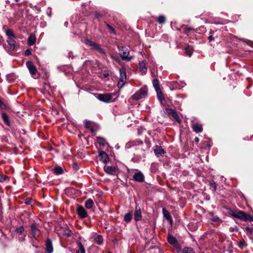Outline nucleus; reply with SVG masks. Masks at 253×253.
I'll return each instance as SVG.
<instances>
[{
	"instance_id": "obj_50",
	"label": "nucleus",
	"mask_w": 253,
	"mask_h": 253,
	"mask_svg": "<svg viewBox=\"0 0 253 253\" xmlns=\"http://www.w3.org/2000/svg\"><path fill=\"white\" fill-rule=\"evenodd\" d=\"M31 54V50L30 49H27L25 51V55L29 56Z\"/></svg>"
},
{
	"instance_id": "obj_35",
	"label": "nucleus",
	"mask_w": 253,
	"mask_h": 253,
	"mask_svg": "<svg viewBox=\"0 0 253 253\" xmlns=\"http://www.w3.org/2000/svg\"><path fill=\"white\" fill-rule=\"evenodd\" d=\"M191 31L197 32V29L195 30L193 28L191 27H187L184 30V33L187 35H189Z\"/></svg>"
},
{
	"instance_id": "obj_27",
	"label": "nucleus",
	"mask_w": 253,
	"mask_h": 253,
	"mask_svg": "<svg viewBox=\"0 0 253 253\" xmlns=\"http://www.w3.org/2000/svg\"><path fill=\"white\" fill-rule=\"evenodd\" d=\"M95 242L98 245H101L103 241V237L101 235H97L94 239Z\"/></svg>"
},
{
	"instance_id": "obj_4",
	"label": "nucleus",
	"mask_w": 253,
	"mask_h": 253,
	"mask_svg": "<svg viewBox=\"0 0 253 253\" xmlns=\"http://www.w3.org/2000/svg\"><path fill=\"white\" fill-rule=\"evenodd\" d=\"M119 52L120 56L123 59L130 61L132 59L131 57H129V51L126 47H119Z\"/></svg>"
},
{
	"instance_id": "obj_13",
	"label": "nucleus",
	"mask_w": 253,
	"mask_h": 253,
	"mask_svg": "<svg viewBox=\"0 0 253 253\" xmlns=\"http://www.w3.org/2000/svg\"><path fill=\"white\" fill-rule=\"evenodd\" d=\"M133 178L136 181L142 182L144 180V176L141 172L139 171L133 174Z\"/></svg>"
},
{
	"instance_id": "obj_16",
	"label": "nucleus",
	"mask_w": 253,
	"mask_h": 253,
	"mask_svg": "<svg viewBox=\"0 0 253 253\" xmlns=\"http://www.w3.org/2000/svg\"><path fill=\"white\" fill-rule=\"evenodd\" d=\"M162 212L164 217L170 223V224L172 223V219L169 212L165 209H162Z\"/></svg>"
},
{
	"instance_id": "obj_20",
	"label": "nucleus",
	"mask_w": 253,
	"mask_h": 253,
	"mask_svg": "<svg viewBox=\"0 0 253 253\" xmlns=\"http://www.w3.org/2000/svg\"><path fill=\"white\" fill-rule=\"evenodd\" d=\"M36 42V37L34 34H31L28 39V44L33 45Z\"/></svg>"
},
{
	"instance_id": "obj_30",
	"label": "nucleus",
	"mask_w": 253,
	"mask_h": 253,
	"mask_svg": "<svg viewBox=\"0 0 253 253\" xmlns=\"http://www.w3.org/2000/svg\"><path fill=\"white\" fill-rule=\"evenodd\" d=\"M153 85L156 91L161 89L159 86V82L158 80L156 79H154L153 80Z\"/></svg>"
},
{
	"instance_id": "obj_44",
	"label": "nucleus",
	"mask_w": 253,
	"mask_h": 253,
	"mask_svg": "<svg viewBox=\"0 0 253 253\" xmlns=\"http://www.w3.org/2000/svg\"><path fill=\"white\" fill-rule=\"evenodd\" d=\"M133 144L132 145H139L143 144V141L140 139H137L135 141L132 142Z\"/></svg>"
},
{
	"instance_id": "obj_38",
	"label": "nucleus",
	"mask_w": 253,
	"mask_h": 253,
	"mask_svg": "<svg viewBox=\"0 0 253 253\" xmlns=\"http://www.w3.org/2000/svg\"><path fill=\"white\" fill-rule=\"evenodd\" d=\"M6 35L7 36H8V38H12V37H15V36L13 34L12 31L10 29H8L6 31Z\"/></svg>"
},
{
	"instance_id": "obj_10",
	"label": "nucleus",
	"mask_w": 253,
	"mask_h": 253,
	"mask_svg": "<svg viewBox=\"0 0 253 253\" xmlns=\"http://www.w3.org/2000/svg\"><path fill=\"white\" fill-rule=\"evenodd\" d=\"M84 42L86 45L91 46L92 48L93 49L96 50L97 51H100L101 50V48L97 44L90 40H85Z\"/></svg>"
},
{
	"instance_id": "obj_25",
	"label": "nucleus",
	"mask_w": 253,
	"mask_h": 253,
	"mask_svg": "<svg viewBox=\"0 0 253 253\" xmlns=\"http://www.w3.org/2000/svg\"><path fill=\"white\" fill-rule=\"evenodd\" d=\"M97 141L98 144L102 146H105L107 144L106 140L102 137H97Z\"/></svg>"
},
{
	"instance_id": "obj_56",
	"label": "nucleus",
	"mask_w": 253,
	"mask_h": 253,
	"mask_svg": "<svg viewBox=\"0 0 253 253\" xmlns=\"http://www.w3.org/2000/svg\"><path fill=\"white\" fill-rule=\"evenodd\" d=\"M68 22H65L64 23V25H65V26H66L67 27V25H68Z\"/></svg>"
},
{
	"instance_id": "obj_48",
	"label": "nucleus",
	"mask_w": 253,
	"mask_h": 253,
	"mask_svg": "<svg viewBox=\"0 0 253 253\" xmlns=\"http://www.w3.org/2000/svg\"><path fill=\"white\" fill-rule=\"evenodd\" d=\"M245 229L247 231V232L250 234H251L253 232V227L251 228L249 227H246L245 228Z\"/></svg>"
},
{
	"instance_id": "obj_21",
	"label": "nucleus",
	"mask_w": 253,
	"mask_h": 253,
	"mask_svg": "<svg viewBox=\"0 0 253 253\" xmlns=\"http://www.w3.org/2000/svg\"><path fill=\"white\" fill-rule=\"evenodd\" d=\"M1 117L5 124L7 126H10V123L8 115L6 113H3L1 114Z\"/></svg>"
},
{
	"instance_id": "obj_41",
	"label": "nucleus",
	"mask_w": 253,
	"mask_h": 253,
	"mask_svg": "<svg viewBox=\"0 0 253 253\" xmlns=\"http://www.w3.org/2000/svg\"><path fill=\"white\" fill-rule=\"evenodd\" d=\"M24 230V227L23 226H20L16 229V232L19 234H21Z\"/></svg>"
},
{
	"instance_id": "obj_6",
	"label": "nucleus",
	"mask_w": 253,
	"mask_h": 253,
	"mask_svg": "<svg viewBox=\"0 0 253 253\" xmlns=\"http://www.w3.org/2000/svg\"><path fill=\"white\" fill-rule=\"evenodd\" d=\"M113 96V95L111 93L98 94L97 98L100 101L109 103L111 102Z\"/></svg>"
},
{
	"instance_id": "obj_52",
	"label": "nucleus",
	"mask_w": 253,
	"mask_h": 253,
	"mask_svg": "<svg viewBox=\"0 0 253 253\" xmlns=\"http://www.w3.org/2000/svg\"><path fill=\"white\" fill-rule=\"evenodd\" d=\"M236 211H230L229 213L230 214L232 215V216H234V213H236Z\"/></svg>"
},
{
	"instance_id": "obj_60",
	"label": "nucleus",
	"mask_w": 253,
	"mask_h": 253,
	"mask_svg": "<svg viewBox=\"0 0 253 253\" xmlns=\"http://www.w3.org/2000/svg\"><path fill=\"white\" fill-rule=\"evenodd\" d=\"M9 76H10V75L7 76V78H8Z\"/></svg>"
},
{
	"instance_id": "obj_14",
	"label": "nucleus",
	"mask_w": 253,
	"mask_h": 253,
	"mask_svg": "<svg viewBox=\"0 0 253 253\" xmlns=\"http://www.w3.org/2000/svg\"><path fill=\"white\" fill-rule=\"evenodd\" d=\"M139 70L142 75H144L147 72V68L144 61L139 62Z\"/></svg>"
},
{
	"instance_id": "obj_3",
	"label": "nucleus",
	"mask_w": 253,
	"mask_h": 253,
	"mask_svg": "<svg viewBox=\"0 0 253 253\" xmlns=\"http://www.w3.org/2000/svg\"><path fill=\"white\" fill-rule=\"evenodd\" d=\"M234 217L244 221H253V217L241 211H237L236 213H234Z\"/></svg>"
},
{
	"instance_id": "obj_1",
	"label": "nucleus",
	"mask_w": 253,
	"mask_h": 253,
	"mask_svg": "<svg viewBox=\"0 0 253 253\" xmlns=\"http://www.w3.org/2000/svg\"><path fill=\"white\" fill-rule=\"evenodd\" d=\"M147 96V88L146 86L141 87L138 91L136 92L132 96V99L134 100H138L141 98H145Z\"/></svg>"
},
{
	"instance_id": "obj_31",
	"label": "nucleus",
	"mask_w": 253,
	"mask_h": 253,
	"mask_svg": "<svg viewBox=\"0 0 253 253\" xmlns=\"http://www.w3.org/2000/svg\"><path fill=\"white\" fill-rule=\"evenodd\" d=\"M192 52H193L192 48L190 46H187L185 49V54L188 56H191V55L192 54Z\"/></svg>"
},
{
	"instance_id": "obj_23",
	"label": "nucleus",
	"mask_w": 253,
	"mask_h": 253,
	"mask_svg": "<svg viewBox=\"0 0 253 253\" xmlns=\"http://www.w3.org/2000/svg\"><path fill=\"white\" fill-rule=\"evenodd\" d=\"M52 170L53 171V172L57 175L61 174L63 173V169L61 167H59V166L55 167L52 169Z\"/></svg>"
},
{
	"instance_id": "obj_59",
	"label": "nucleus",
	"mask_w": 253,
	"mask_h": 253,
	"mask_svg": "<svg viewBox=\"0 0 253 253\" xmlns=\"http://www.w3.org/2000/svg\"><path fill=\"white\" fill-rule=\"evenodd\" d=\"M67 235L68 236H69V235H70V234H69V233H68V234H67Z\"/></svg>"
},
{
	"instance_id": "obj_45",
	"label": "nucleus",
	"mask_w": 253,
	"mask_h": 253,
	"mask_svg": "<svg viewBox=\"0 0 253 253\" xmlns=\"http://www.w3.org/2000/svg\"><path fill=\"white\" fill-rule=\"evenodd\" d=\"M210 35L208 37V40H209L210 42L213 41L214 38L212 37V35L213 34V31L211 30L210 32Z\"/></svg>"
},
{
	"instance_id": "obj_33",
	"label": "nucleus",
	"mask_w": 253,
	"mask_h": 253,
	"mask_svg": "<svg viewBox=\"0 0 253 253\" xmlns=\"http://www.w3.org/2000/svg\"><path fill=\"white\" fill-rule=\"evenodd\" d=\"M247 246V244L244 240L240 241L238 244V247L241 249L245 248Z\"/></svg>"
},
{
	"instance_id": "obj_53",
	"label": "nucleus",
	"mask_w": 253,
	"mask_h": 253,
	"mask_svg": "<svg viewBox=\"0 0 253 253\" xmlns=\"http://www.w3.org/2000/svg\"><path fill=\"white\" fill-rule=\"evenodd\" d=\"M199 29L202 30L203 32L205 31V28H204V27H201Z\"/></svg>"
},
{
	"instance_id": "obj_62",
	"label": "nucleus",
	"mask_w": 253,
	"mask_h": 253,
	"mask_svg": "<svg viewBox=\"0 0 253 253\" xmlns=\"http://www.w3.org/2000/svg\"><path fill=\"white\" fill-rule=\"evenodd\" d=\"M77 253H79V252H77Z\"/></svg>"
},
{
	"instance_id": "obj_42",
	"label": "nucleus",
	"mask_w": 253,
	"mask_h": 253,
	"mask_svg": "<svg viewBox=\"0 0 253 253\" xmlns=\"http://www.w3.org/2000/svg\"><path fill=\"white\" fill-rule=\"evenodd\" d=\"M175 111L170 109V108H166V113H167L169 115L172 116V114L175 113Z\"/></svg>"
},
{
	"instance_id": "obj_47",
	"label": "nucleus",
	"mask_w": 253,
	"mask_h": 253,
	"mask_svg": "<svg viewBox=\"0 0 253 253\" xmlns=\"http://www.w3.org/2000/svg\"><path fill=\"white\" fill-rule=\"evenodd\" d=\"M7 176L4 175H0V181L3 182L5 181Z\"/></svg>"
},
{
	"instance_id": "obj_40",
	"label": "nucleus",
	"mask_w": 253,
	"mask_h": 253,
	"mask_svg": "<svg viewBox=\"0 0 253 253\" xmlns=\"http://www.w3.org/2000/svg\"><path fill=\"white\" fill-rule=\"evenodd\" d=\"M105 23L106 24V25L107 27V28L110 30V33L111 34H116V31L115 29L106 22H105Z\"/></svg>"
},
{
	"instance_id": "obj_51",
	"label": "nucleus",
	"mask_w": 253,
	"mask_h": 253,
	"mask_svg": "<svg viewBox=\"0 0 253 253\" xmlns=\"http://www.w3.org/2000/svg\"><path fill=\"white\" fill-rule=\"evenodd\" d=\"M73 167L75 170H78L79 169V166L77 163H74L73 165Z\"/></svg>"
},
{
	"instance_id": "obj_46",
	"label": "nucleus",
	"mask_w": 253,
	"mask_h": 253,
	"mask_svg": "<svg viewBox=\"0 0 253 253\" xmlns=\"http://www.w3.org/2000/svg\"><path fill=\"white\" fill-rule=\"evenodd\" d=\"M210 184L211 187H212L213 188L214 191H216V186L215 183L214 182V181H210Z\"/></svg>"
},
{
	"instance_id": "obj_57",
	"label": "nucleus",
	"mask_w": 253,
	"mask_h": 253,
	"mask_svg": "<svg viewBox=\"0 0 253 253\" xmlns=\"http://www.w3.org/2000/svg\"><path fill=\"white\" fill-rule=\"evenodd\" d=\"M49 10H50V13H48V12H47V14H48V16H50V14H51L50 9H49Z\"/></svg>"
},
{
	"instance_id": "obj_9",
	"label": "nucleus",
	"mask_w": 253,
	"mask_h": 253,
	"mask_svg": "<svg viewBox=\"0 0 253 253\" xmlns=\"http://www.w3.org/2000/svg\"><path fill=\"white\" fill-rule=\"evenodd\" d=\"M77 213L82 218L87 216V212L84 208L82 206H78L77 209Z\"/></svg>"
},
{
	"instance_id": "obj_26",
	"label": "nucleus",
	"mask_w": 253,
	"mask_h": 253,
	"mask_svg": "<svg viewBox=\"0 0 253 253\" xmlns=\"http://www.w3.org/2000/svg\"><path fill=\"white\" fill-rule=\"evenodd\" d=\"M93 201L92 199H89L85 202V206L87 209H90L93 205Z\"/></svg>"
},
{
	"instance_id": "obj_49",
	"label": "nucleus",
	"mask_w": 253,
	"mask_h": 253,
	"mask_svg": "<svg viewBox=\"0 0 253 253\" xmlns=\"http://www.w3.org/2000/svg\"><path fill=\"white\" fill-rule=\"evenodd\" d=\"M32 202V199L31 198H27L25 200V203L26 205H30Z\"/></svg>"
},
{
	"instance_id": "obj_11",
	"label": "nucleus",
	"mask_w": 253,
	"mask_h": 253,
	"mask_svg": "<svg viewBox=\"0 0 253 253\" xmlns=\"http://www.w3.org/2000/svg\"><path fill=\"white\" fill-rule=\"evenodd\" d=\"M99 157L100 158V160L104 164L107 163L109 161L108 155L103 151H100L99 152Z\"/></svg>"
},
{
	"instance_id": "obj_12",
	"label": "nucleus",
	"mask_w": 253,
	"mask_h": 253,
	"mask_svg": "<svg viewBox=\"0 0 253 253\" xmlns=\"http://www.w3.org/2000/svg\"><path fill=\"white\" fill-rule=\"evenodd\" d=\"M45 251L46 253H52L53 251L52 241L49 238L45 242Z\"/></svg>"
},
{
	"instance_id": "obj_58",
	"label": "nucleus",
	"mask_w": 253,
	"mask_h": 253,
	"mask_svg": "<svg viewBox=\"0 0 253 253\" xmlns=\"http://www.w3.org/2000/svg\"><path fill=\"white\" fill-rule=\"evenodd\" d=\"M99 16V14H98L96 15V16L97 18H98Z\"/></svg>"
},
{
	"instance_id": "obj_22",
	"label": "nucleus",
	"mask_w": 253,
	"mask_h": 253,
	"mask_svg": "<svg viewBox=\"0 0 253 253\" xmlns=\"http://www.w3.org/2000/svg\"><path fill=\"white\" fill-rule=\"evenodd\" d=\"M209 215L210 216L211 220V221L214 222H219L221 220L217 216H214L212 212H209Z\"/></svg>"
},
{
	"instance_id": "obj_54",
	"label": "nucleus",
	"mask_w": 253,
	"mask_h": 253,
	"mask_svg": "<svg viewBox=\"0 0 253 253\" xmlns=\"http://www.w3.org/2000/svg\"><path fill=\"white\" fill-rule=\"evenodd\" d=\"M195 141L196 142H198L199 141V138H198V137H195Z\"/></svg>"
},
{
	"instance_id": "obj_2",
	"label": "nucleus",
	"mask_w": 253,
	"mask_h": 253,
	"mask_svg": "<svg viewBox=\"0 0 253 253\" xmlns=\"http://www.w3.org/2000/svg\"><path fill=\"white\" fill-rule=\"evenodd\" d=\"M126 80V68L122 67L120 69V78L119 81L118 83V86L119 88H122L125 85Z\"/></svg>"
},
{
	"instance_id": "obj_7",
	"label": "nucleus",
	"mask_w": 253,
	"mask_h": 253,
	"mask_svg": "<svg viewBox=\"0 0 253 253\" xmlns=\"http://www.w3.org/2000/svg\"><path fill=\"white\" fill-rule=\"evenodd\" d=\"M31 233L34 238L36 239L40 234V230L38 229L35 223L31 225Z\"/></svg>"
},
{
	"instance_id": "obj_36",
	"label": "nucleus",
	"mask_w": 253,
	"mask_h": 253,
	"mask_svg": "<svg viewBox=\"0 0 253 253\" xmlns=\"http://www.w3.org/2000/svg\"><path fill=\"white\" fill-rule=\"evenodd\" d=\"M78 247L79 250L78 252H79V253H85V249L81 243L78 244Z\"/></svg>"
},
{
	"instance_id": "obj_39",
	"label": "nucleus",
	"mask_w": 253,
	"mask_h": 253,
	"mask_svg": "<svg viewBox=\"0 0 253 253\" xmlns=\"http://www.w3.org/2000/svg\"><path fill=\"white\" fill-rule=\"evenodd\" d=\"M172 117L178 123H180L181 122V120L179 118V116H178V114H177V112L176 111L175 112V113H174L172 114Z\"/></svg>"
},
{
	"instance_id": "obj_19",
	"label": "nucleus",
	"mask_w": 253,
	"mask_h": 253,
	"mask_svg": "<svg viewBox=\"0 0 253 253\" xmlns=\"http://www.w3.org/2000/svg\"><path fill=\"white\" fill-rule=\"evenodd\" d=\"M15 37L12 38H8L7 42L10 45V48L11 50H14L15 47L16 42L15 41Z\"/></svg>"
},
{
	"instance_id": "obj_17",
	"label": "nucleus",
	"mask_w": 253,
	"mask_h": 253,
	"mask_svg": "<svg viewBox=\"0 0 253 253\" xmlns=\"http://www.w3.org/2000/svg\"><path fill=\"white\" fill-rule=\"evenodd\" d=\"M168 241L170 244L173 245L175 247H176L178 245V242L176 238L171 235H168Z\"/></svg>"
},
{
	"instance_id": "obj_18",
	"label": "nucleus",
	"mask_w": 253,
	"mask_h": 253,
	"mask_svg": "<svg viewBox=\"0 0 253 253\" xmlns=\"http://www.w3.org/2000/svg\"><path fill=\"white\" fill-rule=\"evenodd\" d=\"M193 131L196 133L201 132L203 131V127L201 125L199 124H193L192 125Z\"/></svg>"
},
{
	"instance_id": "obj_43",
	"label": "nucleus",
	"mask_w": 253,
	"mask_h": 253,
	"mask_svg": "<svg viewBox=\"0 0 253 253\" xmlns=\"http://www.w3.org/2000/svg\"><path fill=\"white\" fill-rule=\"evenodd\" d=\"M0 108L2 109L6 110L8 109L7 106L0 100Z\"/></svg>"
},
{
	"instance_id": "obj_32",
	"label": "nucleus",
	"mask_w": 253,
	"mask_h": 253,
	"mask_svg": "<svg viewBox=\"0 0 253 253\" xmlns=\"http://www.w3.org/2000/svg\"><path fill=\"white\" fill-rule=\"evenodd\" d=\"M157 21L160 24H163L166 22V18L164 16L160 15L158 17Z\"/></svg>"
},
{
	"instance_id": "obj_24",
	"label": "nucleus",
	"mask_w": 253,
	"mask_h": 253,
	"mask_svg": "<svg viewBox=\"0 0 253 253\" xmlns=\"http://www.w3.org/2000/svg\"><path fill=\"white\" fill-rule=\"evenodd\" d=\"M156 91L157 93L158 100L161 102V103H163V101L165 100V99L161 89L157 90Z\"/></svg>"
},
{
	"instance_id": "obj_34",
	"label": "nucleus",
	"mask_w": 253,
	"mask_h": 253,
	"mask_svg": "<svg viewBox=\"0 0 253 253\" xmlns=\"http://www.w3.org/2000/svg\"><path fill=\"white\" fill-rule=\"evenodd\" d=\"M165 151L163 148L161 147L158 148L157 149L155 150V153L156 155H162L164 154Z\"/></svg>"
},
{
	"instance_id": "obj_37",
	"label": "nucleus",
	"mask_w": 253,
	"mask_h": 253,
	"mask_svg": "<svg viewBox=\"0 0 253 253\" xmlns=\"http://www.w3.org/2000/svg\"><path fill=\"white\" fill-rule=\"evenodd\" d=\"M182 253H195V252L193 249L186 247L183 249Z\"/></svg>"
},
{
	"instance_id": "obj_61",
	"label": "nucleus",
	"mask_w": 253,
	"mask_h": 253,
	"mask_svg": "<svg viewBox=\"0 0 253 253\" xmlns=\"http://www.w3.org/2000/svg\"><path fill=\"white\" fill-rule=\"evenodd\" d=\"M15 1H18V0H15Z\"/></svg>"
},
{
	"instance_id": "obj_8",
	"label": "nucleus",
	"mask_w": 253,
	"mask_h": 253,
	"mask_svg": "<svg viewBox=\"0 0 253 253\" xmlns=\"http://www.w3.org/2000/svg\"><path fill=\"white\" fill-rule=\"evenodd\" d=\"M134 216V219L136 221H140L142 219V216L141 211L139 206L138 205H136L135 206Z\"/></svg>"
},
{
	"instance_id": "obj_28",
	"label": "nucleus",
	"mask_w": 253,
	"mask_h": 253,
	"mask_svg": "<svg viewBox=\"0 0 253 253\" xmlns=\"http://www.w3.org/2000/svg\"><path fill=\"white\" fill-rule=\"evenodd\" d=\"M84 124L85 127H86L87 128H89L91 132L95 131V130L93 128V127L91 126H90V121H87V120H85L84 121Z\"/></svg>"
},
{
	"instance_id": "obj_15",
	"label": "nucleus",
	"mask_w": 253,
	"mask_h": 253,
	"mask_svg": "<svg viewBox=\"0 0 253 253\" xmlns=\"http://www.w3.org/2000/svg\"><path fill=\"white\" fill-rule=\"evenodd\" d=\"M104 170L107 173L111 175H114L116 172V168L114 166H105Z\"/></svg>"
},
{
	"instance_id": "obj_5",
	"label": "nucleus",
	"mask_w": 253,
	"mask_h": 253,
	"mask_svg": "<svg viewBox=\"0 0 253 253\" xmlns=\"http://www.w3.org/2000/svg\"><path fill=\"white\" fill-rule=\"evenodd\" d=\"M26 66L32 77L35 79L38 78L39 75L37 74V70L35 65L31 61H29L27 62Z\"/></svg>"
},
{
	"instance_id": "obj_55",
	"label": "nucleus",
	"mask_w": 253,
	"mask_h": 253,
	"mask_svg": "<svg viewBox=\"0 0 253 253\" xmlns=\"http://www.w3.org/2000/svg\"><path fill=\"white\" fill-rule=\"evenodd\" d=\"M25 235H24V237H22L20 239V241H23L25 240Z\"/></svg>"
},
{
	"instance_id": "obj_29",
	"label": "nucleus",
	"mask_w": 253,
	"mask_h": 253,
	"mask_svg": "<svg viewBox=\"0 0 253 253\" xmlns=\"http://www.w3.org/2000/svg\"><path fill=\"white\" fill-rule=\"evenodd\" d=\"M132 218V214L130 212H128L125 215L124 220L126 222H129L131 220Z\"/></svg>"
}]
</instances>
